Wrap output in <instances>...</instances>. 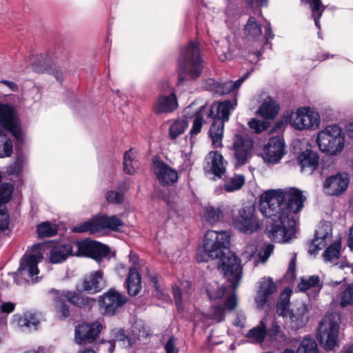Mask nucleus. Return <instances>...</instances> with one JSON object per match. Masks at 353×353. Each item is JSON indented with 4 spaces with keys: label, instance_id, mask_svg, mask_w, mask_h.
Masks as SVG:
<instances>
[{
    "label": "nucleus",
    "instance_id": "12",
    "mask_svg": "<svg viewBox=\"0 0 353 353\" xmlns=\"http://www.w3.org/2000/svg\"><path fill=\"white\" fill-rule=\"evenodd\" d=\"M234 228L245 234H252L260 228L259 221L255 214V210L252 206H246L241 208L238 215L233 218Z\"/></svg>",
    "mask_w": 353,
    "mask_h": 353
},
{
    "label": "nucleus",
    "instance_id": "62",
    "mask_svg": "<svg viewBox=\"0 0 353 353\" xmlns=\"http://www.w3.org/2000/svg\"><path fill=\"white\" fill-rule=\"evenodd\" d=\"M257 251V245L256 243H253L251 244H248L245 247V252L242 254V256L250 261L256 252Z\"/></svg>",
    "mask_w": 353,
    "mask_h": 353
},
{
    "label": "nucleus",
    "instance_id": "61",
    "mask_svg": "<svg viewBox=\"0 0 353 353\" xmlns=\"http://www.w3.org/2000/svg\"><path fill=\"white\" fill-rule=\"evenodd\" d=\"M9 224V216L7 214L6 208L0 209V231L7 229Z\"/></svg>",
    "mask_w": 353,
    "mask_h": 353
},
{
    "label": "nucleus",
    "instance_id": "40",
    "mask_svg": "<svg viewBox=\"0 0 353 353\" xmlns=\"http://www.w3.org/2000/svg\"><path fill=\"white\" fill-rule=\"evenodd\" d=\"M245 180V176L243 174H235L225 182L224 190L228 192L238 190L244 185Z\"/></svg>",
    "mask_w": 353,
    "mask_h": 353
},
{
    "label": "nucleus",
    "instance_id": "1",
    "mask_svg": "<svg viewBox=\"0 0 353 353\" xmlns=\"http://www.w3.org/2000/svg\"><path fill=\"white\" fill-rule=\"evenodd\" d=\"M305 198L296 188L270 190L260 196V211L267 220L265 234L272 241H289L296 232L294 214L301 210Z\"/></svg>",
    "mask_w": 353,
    "mask_h": 353
},
{
    "label": "nucleus",
    "instance_id": "25",
    "mask_svg": "<svg viewBox=\"0 0 353 353\" xmlns=\"http://www.w3.org/2000/svg\"><path fill=\"white\" fill-rule=\"evenodd\" d=\"M49 293L50 294H55V300L59 301V299H65L66 301L70 303L79 307L90 305L91 301H94V299H92L78 293L68 290L60 291L55 289H51L49 290Z\"/></svg>",
    "mask_w": 353,
    "mask_h": 353
},
{
    "label": "nucleus",
    "instance_id": "8",
    "mask_svg": "<svg viewBox=\"0 0 353 353\" xmlns=\"http://www.w3.org/2000/svg\"><path fill=\"white\" fill-rule=\"evenodd\" d=\"M254 141L248 134H235L232 150L235 167H241L249 162L252 156Z\"/></svg>",
    "mask_w": 353,
    "mask_h": 353
},
{
    "label": "nucleus",
    "instance_id": "17",
    "mask_svg": "<svg viewBox=\"0 0 353 353\" xmlns=\"http://www.w3.org/2000/svg\"><path fill=\"white\" fill-rule=\"evenodd\" d=\"M154 172L159 183L170 186L178 180L177 172L162 161H154Z\"/></svg>",
    "mask_w": 353,
    "mask_h": 353
},
{
    "label": "nucleus",
    "instance_id": "45",
    "mask_svg": "<svg viewBox=\"0 0 353 353\" xmlns=\"http://www.w3.org/2000/svg\"><path fill=\"white\" fill-rule=\"evenodd\" d=\"M96 218L94 216L92 219L78 224L72 228V232L77 233L89 232L94 234L98 232Z\"/></svg>",
    "mask_w": 353,
    "mask_h": 353
},
{
    "label": "nucleus",
    "instance_id": "59",
    "mask_svg": "<svg viewBox=\"0 0 353 353\" xmlns=\"http://www.w3.org/2000/svg\"><path fill=\"white\" fill-rule=\"evenodd\" d=\"M232 294H230L224 302L225 307L229 310H234L237 305V296L236 294V290L234 289Z\"/></svg>",
    "mask_w": 353,
    "mask_h": 353
},
{
    "label": "nucleus",
    "instance_id": "46",
    "mask_svg": "<svg viewBox=\"0 0 353 353\" xmlns=\"http://www.w3.org/2000/svg\"><path fill=\"white\" fill-rule=\"evenodd\" d=\"M205 110V106L202 105L199 108L198 111L195 114V117L193 121L192 126L190 131V134L191 137L195 136L198 134L202 128L203 124V110Z\"/></svg>",
    "mask_w": 353,
    "mask_h": 353
},
{
    "label": "nucleus",
    "instance_id": "41",
    "mask_svg": "<svg viewBox=\"0 0 353 353\" xmlns=\"http://www.w3.org/2000/svg\"><path fill=\"white\" fill-rule=\"evenodd\" d=\"M33 70L37 73L48 72L52 64L46 56L39 55L31 63Z\"/></svg>",
    "mask_w": 353,
    "mask_h": 353
},
{
    "label": "nucleus",
    "instance_id": "58",
    "mask_svg": "<svg viewBox=\"0 0 353 353\" xmlns=\"http://www.w3.org/2000/svg\"><path fill=\"white\" fill-rule=\"evenodd\" d=\"M228 46L226 48V50L223 48V47L218 48L216 50L219 54V59L222 61L225 59H231L233 57V50L229 46V41L227 39Z\"/></svg>",
    "mask_w": 353,
    "mask_h": 353
},
{
    "label": "nucleus",
    "instance_id": "24",
    "mask_svg": "<svg viewBox=\"0 0 353 353\" xmlns=\"http://www.w3.org/2000/svg\"><path fill=\"white\" fill-rule=\"evenodd\" d=\"M309 309L305 305L297 307L290 313V316L286 320L289 328L292 330H298L306 325L309 321Z\"/></svg>",
    "mask_w": 353,
    "mask_h": 353
},
{
    "label": "nucleus",
    "instance_id": "50",
    "mask_svg": "<svg viewBox=\"0 0 353 353\" xmlns=\"http://www.w3.org/2000/svg\"><path fill=\"white\" fill-rule=\"evenodd\" d=\"M206 292L210 299L214 301L221 299L224 296L226 292V287L223 285H215L208 288Z\"/></svg>",
    "mask_w": 353,
    "mask_h": 353
},
{
    "label": "nucleus",
    "instance_id": "55",
    "mask_svg": "<svg viewBox=\"0 0 353 353\" xmlns=\"http://www.w3.org/2000/svg\"><path fill=\"white\" fill-rule=\"evenodd\" d=\"M320 279L318 276H311L308 279H301L299 288L301 291H306L310 288L318 286Z\"/></svg>",
    "mask_w": 353,
    "mask_h": 353
},
{
    "label": "nucleus",
    "instance_id": "53",
    "mask_svg": "<svg viewBox=\"0 0 353 353\" xmlns=\"http://www.w3.org/2000/svg\"><path fill=\"white\" fill-rule=\"evenodd\" d=\"M248 125L255 133L259 134L269 128L270 123L254 118L248 122Z\"/></svg>",
    "mask_w": 353,
    "mask_h": 353
},
{
    "label": "nucleus",
    "instance_id": "28",
    "mask_svg": "<svg viewBox=\"0 0 353 353\" xmlns=\"http://www.w3.org/2000/svg\"><path fill=\"white\" fill-rule=\"evenodd\" d=\"M95 218L98 232L103 229L117 231L119 228L123 225V221L115 215H97Z\"/></svg>",
    "mask_w": 353,
    "mask_h": 353
},
{
    "label": "nucleus",
    "instance_id": "34",
    "mask_svg": "<svg viewBox=\"0 0 353 353\" xmlns=\"http://www.w3.org/2000/svg\"><path fill=\"white\" fill-rule=\"evenodd\" d=\"M114 339L107 342H103L102 344L107 347L109 353H112L115 347V341L122 342L124 347L132 345V339L125 334V330L122 328H118L113 330Z\"/></svg>",
    "mask_w": 353,
    "mask_h": 353
},
{
    "label": "nucleus",
    "instance_id": "29",
    "mask_svg": "<svg viewBox=\"0 0 353 353\" xmlns=\"http://www.w3.org/2000/svg\"><path fill=\"white\" fill-rule=\"evenodd\" d=\"M125 285L130 296L137 295L141 290V277L137 269L132 267L129 270Z\"/></svg>",
    "mask_w": 353,
    "mask_h": 353
},
{
    "label": "nucleus",
    "instance_id": "11",
    "mask_svg": "<svg viewBox=\"0 0 353 353\" xmlns=\"http://www.w3.org/2000/svg\"><path fill=\"white\" fill-rule=\"evenodd\" d=\"M290 123L297 130L314 129L319 125L320 117L310 108H300L291 112Z\"/></svg>",
    "mask_w": 353,
    "mask_h": 353
},
{
    "label": "nucleus",
    "instance_id": "31",
    "mask_svg": "<svg viewBox=\"0 0 353 353\" xmlns=\"http://www.w3.org/2000/svg\"><path fill=\"white\" fill-rule=\"evenodd\" d=\"M203 219L207 223L214 225L223 221L224 219V210L222 205H206L204 208Z\"/></svg>",
    "mask_w": 353,
    "mask_h": 353
},
{
    "label": "nucleus",
    "instance_id": "13",
    "mask_svg": "<svg viewBox=\"0 0 353 353\" xmlns=\"http://www.w3.org/2000/svg\"><path fill=\"white\" fill-rule=\"evenodd\" d=\"M101 330L102 326L99 322L79 324L74 330V339L79 345L91 343L98 338Z\"/></svg>",
    "mask_w": 353,
    "mask_h": 353
},
{
    "label": "nucleus",
    "instance_id": "48",
    "mask_svg": "<svg viewBox=\"0 0 353 353\" xmlns=\"http://www.w3.org/2000/svg\"><path fill=\"white\" fill-rule=\"evenodd\" d=\"M188 127L186 121H176L174 122L170 127V137L172 139H176L179 135L183 134Z\"/></svg>",
    "mask_w": 353,
    "mask_h": 353
},
{
    "label": "nucleus",
    "instance_id": "18",
    "mask_svg": "<svg viewBox=\"0 0 353 353\" xmlns=\"http://www.w3.org/2000/svg\"><path fill=\"white\" fill-rule=\"evenodd\" d=\"M248 75L249 72L236 81H226L219 82L210 79L208 80L206 87L215 94L219 95L227 94L239 89Z\"/></svg>",
    "mask_w": 353,
    "mask_h": 353
},
{
    "label": "nucleus",
    "instance_id": "49",
    "mask_svg": "<svg viewBox=\"0 0 353 353\" xmlns=\"http://www.w3.org/2000/svg\"><path fill=\"white\" fill-rule=\"evenodd\" d=\"M13 186L10 183L0 185V207L8 203L12 198Z\"/></svg>",
    "mask_w": 353,
    "mask_h": 353
},
{
    "label": "nucleus",
    "instance_id": "51",
    "mask_svg": "<svg viewBox=\"0 0 353 353\" xmlns=\"http://www.w3.org/2000/svg\"><path fill=\"white\" fill-rule=\"evenodd\" d=\"M353 303V283L348 285L341 294V305L345 307Z\"/></svg>",
    "mask_w": 353,
    "mask_h": 353
},
{
    "label": "nucleus",
    "instance_id": "33",
    "mask_svg": "<svg viewBox=\"0 0 353 353\" xmlns=\"http://www.w3.org/2000/svg\"><path fill=\"white\" fill-rule=\"evenodd\" d=\"M291 290H285L279 296L276 306V312L279 316H281L286 320L290 316V313L293 310H290V299Z\"/></svg>",
    "mask_w": 353,
    "mask_h": 353
},
{
    "label": "nucleus",
    "instance_id": "35",
    "mask_svg": "<svg viewBox=\"0 0 353 353\" xmlns=\"http://www.w3.org/2000/svg\"><path fill=\"white\" fill-rule=\"evenodd\" d=\"M331 238L330 232H323L321 229L315 232L314 239L312 241L314 249H309L308 253L311 255L315 254L318 250H322L327 245V240Z\"/></svg>",
    "mask_w": 353,
    "mask_h": 353
},
{
    "label": "nucleus",
    "instance_id": "36",
    "mask_svg": "<svg viewBox=\"0 0 353 353\" xmlns=\"http://www.w3.org/2000/svg\"><path fill=\"white\" fill-rule=\"evenodd\" d=\"M303 3L309 4L312 10V17L314 20L315 26L320 29V18L325 8L321 0H301Z\"/></svg>",
    "mask_w": 353,
    "mask_h": 353
},
{
    "label": "nucleus",
    "instance_id": "7",
    "mask_svg": "<svg viewBox=\"0 0 353 353\" xmlns=\"http://www.w3.org/2000/svg\"><path fill=\"white\" fill-rule=\"evenodd\" d=\"M219 259L217 268L223 277L236 290L240 285L243 276V266L241 259L230 250L221 254Z\"/></svg>",
    "mask_w": 353,
    "mask_h": 353
},
{
    "label": "nucleus",
    "instance_id": "26",
    "mask_svg": "<svg viewBox=\"0 0 353 353\" xmlns=\"http://www.w3.org/2000/svg\"><path fill=\"white\" fill-rule=\"evenodd\" d=\"M276 290V285L272 278H264L261 282L259 290L256 296V303L259 307H263L268 301L269 296Z\"/></svg>",
    "mask_w": 353,
    "mask_h": 353
},
{
    "label": "nucleus",
    "instance_id": "43",
    "mask_svg": "<svg viewBox=\"0 0 353 353\" xmlns=\"http://www.w3.org/2000/svg\"><path fill=\"white\" fill-rule=\"evenodd\" d=\"M139 166V163L137 160L132 157V150L126 151L123 158V170L124 172L128 174H134L136 172V170Z\"/></svg>",
    "mask_w": 353,
    "mask_h": 353
},
{
    "label": "nucleus",
    "instance_id": "30",
    "mask_svg": "<svg viewBox=\"0 0 353 353\" xmlns=\"http://www.w3.org/2000/svg\"><path fill=\"white\" fill-rule=\"evenodd\" d=\"M279 105L272 97H268L259 108V114L265 119H274L278 114Z\"/></svg>",
    "mask_w": 353,
    "mask_h": 353
},
{
    "label": "nucleus",
    "instance_id": "14",
    "mask_svg": "<svg viewBox=\"0 0 353 353\" xmlns=\"http://www.w3.org/2000/svg\"><path fill=\"white\" fill-rule=\"evenodd\" d=\"M105 285L103 272L98 270L84 276L81 283L77 285V289L80 292L96 294L102 290Z\"/></svg>",
    "mask_w": 353,
    "mask_h": 353
},
{
    "label": "nucleus",
    "instance_id": "3",
    "mask_svg": "<svg viewBox=\"0 0 353 353\" xmlns=\"http://www.w3.org/2000/svg\"><path fill=\"white\" fill-rule=\"evenodd\" d=\"M230 242V234L228 231H207L203 241V250L196 254L197 261L206 262L218 259L229 250Z\"/></svg>",
    "mask_w": 353,
    "mask_h": 353
},
{
    "label": "nucleus",
    "instance_id": "42",
    "mask_svg": "<svg viewBox=\"0 0 353 353\" xmlns=\"http://www.w3.org/2000/svg\"><path fill=\"white\" fill-rule=\"evenodd\" d=\"M12 151L13 145L11 139L0 130V158L10 157Z\"/></svg>",
    "mask_w": 353,
    "mask_h": 353
},
{
    "label": "nucleus",
    "instance_id": "15",
    "mask_svg": "<svg viewBox=\"0 0 353 353\" xmlns=\"http://www.w3.org/2000/svg\"><path fill=\"white\" fill-rule=\"evenodd\" d=\"M166 88H169V85L167 83L163 85L165 94H159L154 105L153 110L157 114L170 113L175 110L178 107L175 93L171 90L166 92Z\"/></svg>",
    "mask_w": 353,
    "mask_h": 353
},
{
    "label": "nucleus",
    "instance_id": "37",
    "mask_svg": "<svg viewBox=\"0 0 353 353\" xmlns=\"http://www.w3.org/2000/svg\"><path fill=\"white\" fill-rule=\"evenodd\" d=\"M341 243L340 241H334L329 245L323 254L324 260L327 262L336 263L340 256Z\"/></svg>",
    "mask_w": 353,
    "mask_h": 353
},
{
    "label": "nucleus",
    "instance_id": "57",
    "mask_svg": "<svg viewBox=\"0 0 353 353\" xmlns=\"http://www.w3.org/2000/svg\"><path fill=\"white\" fill-rule=\"evenodd\" d=\"M123 194L119 192L109 190L105 194V199L109 203L120 204L123 201Z\"/></svg>",
    "mask_w": 353,
    "mask_h": 353
},
{
    "label": "nucleus",
    "instance_id": "10",
    "mask_svg": "<svg viewBox=\"0 0 353 353\" xmlns=\"http://www.w3.org/2000/svg\"><path fill=\"white\" fill-rule=\"evenodd\" d=\"M98 302L101 313L105 316H112L128 302V298L111 288L99 296Z\"/></svg>",
    "mask_w": 353,
    "mask_h": 353
},
{
    "label": "nucleus",
    "instance_id": "21",
    "mask_svg": "<svg viewBox=\"0 0 353 353\" xmlns=\"http://www.w3.org/2000/svg\"><path fill=\"white\" fill-rule=\"evenodd\" d=\"M348 185V175L344 173L328 177L323 183V188L329 194L338 196L347 190Z\"/></svg>",
    "mask_w": 353,
    "mask_h": 353
},
{
    "label": "nucleus",
    "instance_id": "32",
    "mask_svg": "<svg viewBox=\"0 0 353 353\" xmlns=\"http://www.w3.org/2000/svg\"><path fill=\"white\" fill-rule=\"evenodd\" d=\"M224 123L221 119L213 120L209 130L210 137L214 148L223 147Z\"/></svg>",
    "mask_w": 353,
    "mask_h": 353
},
{
    "label": "nucleus",
    "instance_id": "4",
    "mask_svg": "<svg viewBox=\"0 0 353 353\" xmlns=\"http://www.w3.org/2000/svg\"><path fill=\"white\" fill-rule=\"evenodd\" d=\"M202 63L198 43L190 41L181 52L179 61V83L185 81L188 79L186 76L190 79L199 77L203 69Z\"/></svg>",
    "mask_w": 353,
    "mask_h": 353
},
{
    "label": "nucleus",
    "instance_id": "20",
    "mask_svg": "<svg viewBox=\"0 0 353 353\" xmlns=\"http://www.w3.org/2000/svg\"><path fill=\"white\" fill-rule=\"evenodd\" d=\"M236 104V99L233 101L225 100L218 104H212L208 112V117L213 120L221 119L225 123L229 120L230 113Z\"/></svg>",
    "mask_w": 353,
    "mask_h": 353
},
{
    "label": "nucleus",
    "instance_id": "5",
    "mask_svg": "<svg viewBox=\"0 0 353 353\" xmlns=\"http://www.w3.org/2000/svg\"><path fill=\"white\" fill-rule=\"evenodd\" d=\"M340 323V314L337 312L326 314L319 323L316 339L325 350H333L339 345Z\"/></svg>",
    "mask_w": 353,
    "mask_h": 353
},
{
    "label": "nucleus",
    "instance_id": "63",
    "mask_svg": "<svg viewBox=\"0 0 353 353\" xmlns=\"http://www.w3.org/2000/svg\"><path fill=\"white\" fill-rule=\"evenodd\" d=\"M48 73L52 74L59 83H62L63 75L58 66L52 64Z\"/></svg>",
    "mask_w": 353,
    "mask_h": 353
},
{
    "label": "nucleus",
    "instance_id": "2",
    "mask_svg": "<svg viewBox=\"0 0 353 353\" xmlns=\"http://www.w3.org/2000/svg\"><path fill=\"white\" fill-rule=\"evenodd\" d=\"M77 251L73 253L70 243H59L54 245L50 250L49 261L53 264L65 261L70 256H86L99 263L109 252L108 246L96 241L85 240L76 242Z\"/></svg>",
    "mask_w": 353,
    "mask_h": 353
},
{
    "label": "nucleus",
    "instance_id": "47",
    "mask_svg": "<svg viewBox=\"0 0 353 353\" xmlns=\"http://www.w3.org/2000/svg\"><path fill=\"white\" fill-rule=\"evenodd\" d=\"M18 324L20 327H32L35 330L39 324V321L35 314L28 313L18 319Z\"/></svg>",
    "mask_w": 353,
    "mask_h": 353
},
{
    "label": "nucleus",
    "instance_id": "60",
    "mask_svg": "<svg viewBox=\"0 0 353 353\" xmlns=\"http://www.w3.org/2000/svg\"><path fill=\"white\" fill-rule=\"evenodd\" d=\"M172 294L174 299L175 304L179 312L183 311L182 294L179 287H174L172 289Z\"/></svg>",
    "mask_w": 353,
    "mask_h": 353
},
{
    "label": "nucleus",
    "instance_id": "22",
    "mask_svg": "<svg viewBox=\"0 0 353 353\" xmlns=\"http://www.w3.org/2000/svg\"><path fill=\"white\" fill-rule=\"evenodd\" d=\"M0 125L12 132L17 139L19 138L20 133L17 129L14 109L11 105L0 103Z\"/></svg>",
    "mask_w": 353,
    "mask_h": 353
},
{
    "label": "nucleus",
    "instance_id": "9",
    "mask_svg": "<svg viewBox=\"0 0 353 353\" xmlns=\"http://www.w3.org/2000/svg\"><path fill=\"white\" fill-rule=\"evenodd\" d=\"M244 31L247 39L243 46L245 50L259 57L263 53L262 43L260 41L263 37L261 25L254 17H250L245 26Z\"/></svg>",
    "mask_w": 353,
    "mask_h": 353
},
{
    "label": "nucleus",
    "instance_id": "23",
    "mask_svg": "<svg viewBox=\"0 0 353 353\" xmlns=\"http://www.w3.org/2000/svg\"><path fill=\"white\" fill-rule=\"evenodd\" d=\"M301 172L310 175L319 167V157L317 152L310 150L302 152L297 158Z\"/></svg>",
    "mask_w": 353,
    "mask_h": 353
},
{
    "label": "nucleus",
    "instance_id": "27",
    "mask_svg": "<svg viewBox=\"0 0 353 353\" xmlns=\"http://www.w3.org/2000/svg\"><path fill=\"white\" fill-rule=\"evenodd\" d=\"M206 159L210 161L212 174L215 176L221 178L225 172V165L227 163L224 161L223 155L217 151H212L208 154Z\"/></svg>",
    "mask_w": 353,
    "mask_h": 353
},
{
    "label": "nucleus",
    "instance_id": "19",
    "mask_svg": "<svg viewBox=\"0 0 353 353\" xmlns=\"http://www.w3.org/2000/svg\"><path fill=\"white\" fill-rule=\"evenodd\" d=\"M41 259L42 256L40 254L24 255L18 268L19 274L37 280L39 274L37 264Z\"/></svg>",
    "mask_w": 353,
    "mask_h": 353
},
{
    "label": "nucleus",
    "instance_id": "56",
    "mask_svg": "<svg viewBox=\"0 0 353 353\" xmlns=\"http://www.w3.org/2000/svg\"><path fill=\"white\" fill-rule=\"evenodd\" d=\"M211 319L219 323L224 320V307L221 305H214L211 308Z\"/></svg>",
    "mask_w": 353,
    "mask_h": 353
},
{
    "label": "nucleus",
    "instance_id": "52",
    "mask_svg": "<svg viewBox=\"0 0 353 353\" xmlns=\"http://www.w3.org/2000/svg\"><path fill=\"white\" fill-rule=\"evenodd\" d=\"M267 334L272 339L279 340L280 341L286 339L285 335L281 330L280 326L276 321L272 323V327L268 331L266 330V334Z\"/></svg>",
    "mask_w": 353,
    "mask_h": 353
},
{
    "label": "nucleus",
    "instance_id": "39",
    "mask_svg": "<svg viewBox=\"0 0 353 353\" xmlns=\"http://www.w3.org/2000/svg\"><path fill=\"white\" fill-rule=\"evenodd\" d=\"M298 353H319L317 343L312 336H305L301 342Z\"/></svg>",
    "mask_w": 353,
    "mask_h": 353
},
{
    "label": "nucleus",
    "instance_id": "54",
    "mask_svg": "<svg viewBox=\"0 0 353 353\" xmlns=\"http://www.w3.org/2000/svg\"><path fill=\"white\" fill-rule=\"evenodd\" d=\"M52 295V301H54L57 311L61 314V317L65 319L70 315L68 306L66 305L65 299H59V301L55 300V294Z\"/></svg>",
    "mask_w": 353,
    "mask_h": 353
},
{
    "label": "nucleus",
    "instance_id": "6",
    "mask_svg": "<svg viewBox=\"0 0 353 353\" xmlns=\"http://www.w3.org/2000/svg\"><path fill=\"white\" fill-rule=\"evenodd\" d=\"M316 143L321 151L335 156L344 148L345 136L341 128L330 125L318 133Z\"/></svg>",
    "mask_w": 353,
    "mask_h": 353
},
{
    "label": "nucleus",
    "instance_id": "64",
    "mask_svg": "<svg viewBox=\"0 0 353 353\" xmlns=\"http://www.w3.org/2000/svg\"><path fill=\"white\" fill-rule=\"evenodd\" d=\"M166 353H178V350L175 347L174 339L171 337L165 345Z\"/></svg>",
    "mask_w": 353,
    "mask_h": 353
},
{
    "label": "nucleus",
    "instance_id": "16",
    "mask_svg": "<svg viewBox=\"0 0 353 353\" xmlns=\"http://www.w3.org/2000/svg\"><path fill=\"white\" fill-rule=\"evenodd\" d=\"M284 154V140L279 136L270 139L268 144L263 148V158L269 163L279 162Z\"/></svg>",
    "mask_w": 353,
    "mask_h": 353
},
{
    "label": "nucleus",
    "instance_id": "38",
    "mask_svg": "<svg viewBox=\"0 0 353 353\" xmlns=\"http://www.w3.org/2000/svg\"><path fill=\"white\" fill-rule=\"evenodd\" d=\"M37 231L40 238L51 237L57 234L58 227L56 224L46 221L37 225Z\"/></svg>",
    "mask_w": 353,
    "mask_h": 353
},
{
    "label": "nucleus",
    "instance_id": "44",
    "mask_svg": "<svg viewBox=\"0 0 353 353\" xmlns=\"http://www.w3.org/2000/svg\"><path fill=\"white\" fill-rule=\"evenodd\" d=\"M266 336V327L263 323L260 325L256 326L246 334V337L252 339L256 343H262Z\"/></svg>",
    "mask_w": 353,
    "mask_h": 353
}]
</instances>
